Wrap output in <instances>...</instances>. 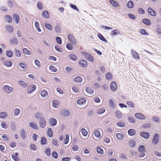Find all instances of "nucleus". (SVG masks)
I'll use <instances>...</instances> for the list:
<instances>
[{
    "label": "nucleus",
    "instance_id": "nucleus-1",
    "mask_svg": "<svg viewBox=\"0 0 161 161\" xmlns=\"http://www.w3.org/2000/svg\"><path fill=\"white\" fill-rule=\"evenodd\" d=\"M3 89L4 92L8 94L12 93L13 91V88L7 85H4Z\"/></svg>",
    "mask_w": 161,
    "mask_h": 161
},
{
    "label": "nucleus",
    "instance_id": "nucleus-2",
    "mask_svg": "<svg viewBox=\"0 0 161 161\" xmlns=\"http://www.w3.org/2000/svg\"><path fill=\"white\" fill-rule=\"evenodd\" d=\"M82 54L84 56L85 58L88 61L91 62H93L94 61L93 57L90 54L84 52L82 53Z\"/></svg>",
    "mask_w": 161,
    "mask_h": 161
},
{
    "label": "nucleus",
    "instance_id": "nucleus-3",
    "mask_svg": "<svg viewBox=\"0 0 161 161\" xmlns=\"http://www.w3.org/2000/svg\"><path fill=\"white\" fill-rule=\"evenodd\" d=\"M159 136L157 133L155 134L153 136L152 143L153 145H155L158 144L159 142Z\"/></svg>",
    "mask_w": 161,
    "mask_h": 161
},
{
    "label": "nucleus",
    "instance_id": "nucleus-4",
    "mask_svg": "<svg viewBox=\"0 0 161 161\" xmlns=\"http://www.w3.org/2000/svg\"><path fill=\"white\" fill-rule=\"evenodd\" d=\"M36 89V86L35 85L33 84L29 86L27 89V93L30 94L34 92Z\"/></svg>",
    "mask_w": 161,
    "mask_h": 161
},
{
    "label": "nucleus",
    "instance_id": "nucleus-5",
    "mask_svg": "<svg viewBox=\"0 0 161 161\" xmlns=\"http://www.w3.org/2000/svg\"><path fill=\"white\" fill-rule=\"evenodd\" d=\"M27 132L25 130L22 129L20 131V136L23 140H25L27 137Z\"/></svg>",
    "mask_w": 161,
    "mask_h": 161
},
{
    "label": "nucleus",
    "instance_id": "nucleus-6",
    "mask_svg": "<svg viewBox=\"0 0 161 161\" xmlns=\"http://www.w3.org/2000/svg\"><path fill=\"white\" fill-rule=\"evenodd\" d=\"M39 122L40 127L42 128H44L46 124V121L45 118L43 117H41Z\"/></svg>",
    "mask_w": 161,
    "mask_h": 161
},
{
    "label": "nucleus",
    "instance_id": "nucleus-7",
    "mask_svg": "<svg viewBox=\"0 0 161 161\" xmlns=\"http://www.w3.org/2000/svg\"><path fill=\"white\" fill-rule=\"evenodd\" d=\"M68 37V39L70 42L74 45L76 44V40L73 35L70 34H69Z\"/></svg>",
    "mask_w": 161,
    "mask_h": 161
},
{
    "label": "nucleus",
    "instance_id": "nucleus-8",
    "mask_svg": "<svg viewBox=\"0 0 161 161\" xmlns=\"http://www.w3.org/2000/svg\"><path fill=\"white\" fill-rule=\"evenodd\" d=\"M135 117L140 120H144L145 119L144 115L140 113H137L135 114Z\"/></svg>",
    "mask_w": 161,
    "mask_h": 161
},
{
    "label": "nucleus",
    "instance_id": "nucleus-9",
    "mask_svg": "<svg viewBox=\"0 0 161 161\" xmlns=\"http://www.w3.org/2000/svg\"><path fill=\"white\" fill-rule=\"evenodd\" d=\"M49 123L50 126H53L56 125L57 121L55 118H51L49 119Z\"/></svg>",
    "mask_w": 161,
    "mask_h": 161
},
{
    "label": "nucleus",
    "instance_id": "nucleus-10",
    "mask_svg": "<svg viewBox=\"0 0 161 161\" xmlns=\"http://www.w3.org/2000/svg\"><path fill=\"white\" fill-rule=\"evenodd\" d=\"M117 88L116 83L115 81H113L110 85V90L112 91H115Z\"/></svg>",
    "mask_w": 161,
    "mask_h": 161
},
{
    "label": "nucleus",
    "instance_id": "nucleus-11",
    "mask_svg": "<svg viewBox=\"0 0 161 161\" xmlns=\"http://www.w3.org/2000/svg\"><path fill=\"white\" fill-rule=\"evenodd\" d=\"M79 64L81 67L85 68L87 65V63L86 61L84 60H82L79 61Z\"/></svg>",
    "mask_w": 161,
    "mask_h": 161
},
{
    "label": "nucleus",
    "instance_id": "nucleus-12",
    "mask_svg": "<svg viewBox=\"0 0 161 161\" xmlns=\"http://www.w3.org/2000/svg\"><path fill=\"white\" fill-rule=\"evenodd\" d=\"M19 66L22 69V70L25 71L28 68V67L26 63L24 62H21L19 64Z\"/></svg>",
    "mask_w": 161,
    "mask_h": 161
},
{
    "label": "nucleus",
    "instance_id": "nucleus-13",
    "mask_svg": "<svg viewBox=\"0 0 161 161\" xmlns=\"http://www.w3.org/2000/svg\"><path fill=\"white\" fill-rule=\"evenodd\" d=\"M10 44L13 45L14 44L17 45L18 44V41L16 37H14L9 39Z\"/></svg>",
    "mask_w": 161,
    "mask_h": 161
},
{
    "label": "nucleus",
    "instance_id": "nucleus-14",
    "mask_svg": "<svg viewBox=\"0 0 161 161\" xmlns=\"http://www.w3.org/2000/svg\"><path fill=\"white\" fill-rule=\"evenodd\" d=\"M141 136L143 138L147 139L150 136V134L149 133L145 132H142L140 133Z\"/></svg>",
    "mask_w": 161,
    "mask_h": 161
},
{
    "label": "nucleus",
    "instance_id": "nucleus-15",
    "mask_svg": "<svg viewBox=\"0 0 161 161\" xmlns=\"http://www.w3.org/2000/svg\"><path fill=\"white\" fill-rule=\"evenodd\" d=\"M61 114L64 117L68 116L70 114L69 111L66 110H63L60 112Z\"/></svg>",
    "mask_w": 161,
    "mask_h": 161
},
{
    "label": "nucleus",
    "instance_id": "nucleus-16",
    "mask_svg": "<svg viewBox=\"0 0 161 161\" xmlns=\"http://www.w3.org/2000/svg\"><path fill=\"white\" fill-rule=\"evenodd\" d=\"M131 52L133 58L137 59H139V54L136 52L133 49L131 50Z\"/></svg>",
    "mask_w": 161,
    "mask_h": 161
},
{
    "label": "nucleus",
    "instance_id": "nucleus-17",
    "mask_svg": "<svg viewBox=\"0 0 161 161\" xmlns=\"http://www.w3.org/2000/svg\"><path fill=\"white\" fill-rule=\"evenodd\" d=\"M5 28L9 33H11L13 32V27L10 25H7L5 26Z\"/></svg>",
    "mask_w": 161,
    "mask_h": 161
},
{
    "label": "nucleus",
    "instance_id": "nucleus-18",
    "mask_svg": "<svg viewBox=\"0 0 161 161\" xmlns=\"http://www.w3.org/2000/svg\"><path fill=\"white\" fill-rule=\"evenodd\" d=\"M41 96L47 98L48 97V94L47 92L45 90H42L41 92Z\"/></svg>",
    "mask_w": 161,
    "mask_h": 161
},
{
    "label": "nucleus",
    "instance_id": "nucleus-19",
    "mask_svg": "<svg viewBox=\"0 0 161 161\" xmlns=\"http://www.w3.org/2000/svg\"><path fill=\"white\" fill-rule=\"evenodd\" d=\"M68 58L73 61H75L77 59V57L73 53L70 54L68 55Z\"/></svg>",
    "mask_w": 161,
    "mask_h": 161
},
{
    "label": "nucleus",
    "instance_id": "nucleus-20",
    "mask_svg": "<svg viewBox=\"0 0 161 161\" xmlns=\"http://www.w3.org/2000/svg\"><path fill=\"white\" fill-rule=\"evenodd\" d=\"M30 127L32 129L37 130L38 127L36 124L34 122H30L29 123Z\"/></svg>",
    "mask_w": 161,
    "mask_h": 161
},
{
    "label": "nucleus",
    "instance_id": "nucleus-21",
    "mask_svg": "<svg viewBox=\"0 0 161 161\" xmlns=\"http://www.w3.org/2000/svg\"><path fill=\"white\" fill-rule=\"evenodd\" d=\"M109 103L110 107L112 109L116 107V105L112 99H110L109 102Z\"/></svg>",
    "mask_w": 161,
    "mask_h": 161
},
{
    "label": "nucleus",
    "instance_id": "nucleus-22",
    "mask_svg": "<svg viewBox=\"0 0 161 161\" xmlns=\"http://www.w3.org/2000/svg\"><path fill=\"white\" fill-rule=\"evenodd\" d=\"M82 80V78L80 76H77L74 78L73 81L77 83H80Z\"/></svg>",
    "mask_w": 161,
    "mask_h": 161
},
{
    "label": "nucleus",
    "instance_id": "nucleus-23",
    "mask_svg": "<svg viewBox=\"0 0 161 161\" xmlns=\"http://www.w3.org/2000/svg\"><path fill=\"white\" fill-rule=\"evenodd\" d=\"M4 20L9 23H11L12 21V17L9 15H6L3 18Z\"/></svg>",
    "mask_w": 161,
    "mask_h": 161
},
{
    "label": "nucleus",
    "instance_id": "nucleus-24",
    "mask_svg": "<svg viewBox=\"0 0 161 161\" xmlns=\"http://www.w3.org/2000/svg\"><path fill=\"white\" fill-rule=\"evenodd\" d=\"M115 116L118 119H120L122 116V113L119 110H117L115 113Z\"/></svg>",
    "mask_w": 161,
    "mask_h": 161
},
{
    "label": "nucleus",
    "instance_id": "nucleus-25",
    "mask_svg": "<svg viewBox=\"0 0 161 161\" xmlns=\"http://www.w3.org/2000/svg\"><path fill=\"white\" fill-rule=\"evenodd\" d=\"M148 11L149 14L152 16L156 15L155 11L151 8H149L148 9Z\"/></svg>",
    "mask_w": 161,
    "mask_h": 161
},
{
    "label": "nucleus",
    "instance_id": "nucleus-26",
    "mask_svg": "<svg viewBox=\"0 0 161 161\" xmlns=\"http://www.w3.org/2000/svg\"><path fill=\"white\" fill-rule=\"evenodd\" d=\"M86 102V100L84 98H81L78 99L77 101V103L79 104H85Z\"/></svg>",
    "mask_w": 161,
    "mask_h": 161
},
{
    "label": "nucleus",
    "instance_id": "nucleus-27",
    "mask_svg": "<svg viewBox=\"0 0 161 161\" xmlns=\"http://www.w3.org/2000/svg\"><path fill=\"white\" fill-rule=\"evenodd\" d=\"M13 18L14 19L16 23L18 24L19 19V15L16 14H14L13 15Z\"/></svg>",
    "mask_w": 161,
    "mask_h": 161
},
{
    "label": "nucleus",
    "instance_id": "nucleus-28",
    "mask_svg": "<svg viewBox=\"0 0 161 161\" xmlns=\"http://www.w3.org/2000/svg\"><path fill=\"white\" fill-rule=\"evenodd\" d=\"M52 104L54 107L57 108L59 105V101L57 100H54L53 101Z\"/></svg>",
    "mask_w": 161,
    "mask_h": 161
},
{
    "label": "nucleus",
    "instance_id": "nucleus-29",
    "mask_svg": "<svg viewBox=\"0 0 161 161\" xmlns=\"http://www.w3.org/2000/svg\"><path fill=\"white\" fill-rule=\"evenodd\" d=\"M128 143L130 147H134L136 145L135 141L133 140L129 141Z\"/></svg>",
    "mask_w": 161,
    "mask_h": 161
},
{
    "label": "nucleus",
    "instance_id": "nucleus-30",
    "mask_svg": "<svg viewBox=\"0 0 161 161\" xmlns=\"http://www.w3.org/2000/svg\"><path fill=\"white\" fill-rule=\"evenodd\" d=\"M19 84L22 87H26L27 85V83L25 81L22 80L19 81Z\"/></svg>",
    "mask_w": 161,
    "mask_h": 161
},
{
    "label": "nucleus",
    "instance_id": "nucleus-31",
    "mask_svg": "<svg viewBox=\"0 0 161 161\" xmlns=\"http://www.w3.org/2000/svg\"><path fill=\"white\" fill-rule=\"evenodd\" d=\"M86 91L87 92L91 94H93L94 92L93 89L89 87H86Z\"/></svg>",
    "mask_w": 161,
    "mask_h": 161
},
{
    "label": "nucleus",
    "instance_id": "nucleus-32",
    "mask_svg": "<svg viewBox=\"0 0 161 161\" xmlns=\"http://www.w3.org/2000/svg\"><path fill=\"white\" fill-rule=\"evenodd\" d=\"M42 16L46 18H48L49 17V12L47 11H44L42 12Z\"/></svg>",
    "mask_w": 161,
    "mask_h": 161
},
{
    "label": "nucleus",
    "instance_id": "nucleus-33",
    "mask_svg": "<svg viewBox=\"0 0 161 161\" xmlns=\"http://www.w3.org/2000/svg\"><path fill=\"white\" fill-rule=\"evenodd\" d=\"M97 36L101 40L106 43L107 42V40L101 34L98 33L97 34Z\"/></svg>",
    "mask_w": 161,
    "mask_h": 161
},
{
    "label": "nucleus",
    "instance_id": "nucleus-34",
    "mask_svg": "<svg viewBox=\"0 0 161 161\" xmlns=\"http://www.w3.org/2000/svg\"><path fill=\"white\" fill-rule=\"evenodd\" d=\"M128 134L130 136H133L136 134V131L134 129H130L128 130Z\"/></svg>",
    "mask_w": 161,
    "mask_h": 161
},
{
    "label": "nucleus",
    "instance_id": "nucleus-35",
    "mask_svg": "<svg viewBox=\"0 0 161 161\" xmlns=\"http://www.w3.org/2000/svg\"><path fill=\"white\" fill-rule=\"evenodd\" d=\"M44 25L45 27L48 30L50 31H52V30L53 27L51 25L48 24L47 22H45L44 23Z\"/></svg>",
    "mask_w": 161,
    "mask_h": 161
},
{
    "label": "nucleus",
    "instance_id": "nucleus-36",
    "mask_svg": "<svg viewBox=\"0 0 161 161\" xmlns=\"http://www.w3.org/2000/svg\"><path fill=\"white\" fill-rule=\"evenodd\" d=\"M142 22L145 25H150L151 24V22L150 20L147 19H144L142 20Z\"/></svg>",
    "mask_w": 161,
    "mask_h": 161
},
{
    "label": "nucleus",
    "instance_id": "nucleus-37",
    "mask_svg": "<svg viewBox=\"0 0 161 161\" xmlns=\"http://www.w3.org/2000/svg\"><path fill=\"white\" fill-rule=\"evenodd\" d=\"M18 155V154L17 153L12 155V158L15 161H19L20 160L19 158L17 157Z\"/></svg>",
    "mask_w": 161,
    "mask_h": 161
},
{
    "label": "nucleus",
    "instance_id": "nucleus-38",
    "mask_svg": "<svg viewBox=\"0 0 161 161\" xmlns=\"http://www.w3.org/2000/svg\"><path fill=\"white\" fill-rule=\"evenodd\" d=\"M47 134V135L50 137H52L53 136V133L51 128H49L48 129Z\"/></svg>",
    "mask_w": 161,
    "mask_h": 161
},
{
    "label": "nucleus",
    "instance_id": "nucleus-39",
    "mask_svg": "<svg viewBox=\"0 0 161 161\" xmlns=\"http://www.w3.org/2000/svg\"><path fill=\"white\" fill-rule=\"evenodd\" d=\"M7 116V113L6 112H0V118L4 119L6 118Z\"/></svg>",
    "mask_w": 161,
    "mask_h": 161
},
{
    "label": "nucleus",
    "instance_id": "nucleus-40",
    "mask_svg": "<svg viewBox=\"0 0 161 161\" xmlns=\"http://www.w3.org/2000/svg\"><path fill=\"white\" fill-rule=\"evenodd\" d=\"M134 5V3L132 1H129L127 3V7L130 8H133Z\"/></svg>",
    "mask_w": 161,
    "mask_h": 161
},
{
    "label": "nucleus",
    "instance_id": "nucleus-41",
    "mask_svg": "<svg viewBox=\"0 0 161 161\" xmlns=\"http://www.w3.org/2000/svg\"><path fill=\"white\" fill-rule=\"evenodd\" d=\"M120 34V32L118 30H113L111 33V35L113 36V35H119Z\"/></svg>",
    "mask_w": 161,
    "mask_h": 161
},
{
    "label": "nucleus",
    "instance_id": "nucleus-42",
    "mask_svg": "<svg viewBox=\"0 0 161 161\" xmlns=\"http://www.w3.org/2000/svg\"><path fill=\"white\" fill-rule=\"evenodd\" d=\"M14 115L15 116L19 115L20 113V110L18 108H15L14 111Z\"/></svg>",
    "mask_w": 161,
    "mask_h": 161
},
{
    "label": "nucleus",
    "instance_id": "nucleus-43",
    "mask_svg": "<svg viewBox=\"0 0 161 161\" xmlns=\"http://www.w3.org/2000/svg\"><path fill=\"white\" fill-rule=\"evenodd\" d=\"M110 3L114 7H117L119 5L118 2L115 1L111 0L110 1Z\"/></svg>",
    "mask_w": 161,
    "mask_h": 161
},
{
    "label": "nucleus",
    "instance_id": "nucleus-44",
    "mask_svg": "<svg viewBox=\"0 0 161 161\" xmlns=\"http://www.w3.org/2000/svg\"><path fill=\"white\" fill-rule=\"evenodd\" d=\"M139 152H145V147L143 145L140 146L138 148Z\"/></svg>",
    "mask_w": 161,
    "mask_h": 161
},
{
    "label": "nucleus",
    "instance_id": "nucleus-45",
    "mask_svg": "<svg viewBox=\"0 0 161 161\" xmlns=\"http://www.w3.org/2000/svg\"><path fill=\"white\" fill-rule=\"evenodd\" d=\"M3 64L5 65L8 67H9L12 65L13 63L9 61H6L4 62Z\"/></svg>",
    "mask_w": 161,
    "mask_h": 161
},
{
    "label": "nucleus",
    "instance_id": "nucleus-46",
    "mask_svg": "<svg viewBox=\"0 0 161 161\" xmlns=\"http://www.w3.org/2000/svg\"><path fill=\"white\" fill-rule=\"evenodd\" d=\"M127 119L129 122L133 124L135 122V119L133 117L129 116L128 117Z\"/></svg>",
    "mask_w": 161,
    "mask_h": 161
},
{
    "label": "nucleus",
    "instance_id": "nucleus-47",
    "mask_svg": "<svg viewBox=\"0 0 161 161\" xmlns=\"http://www.w3.org/2000/svg\"><path fill=\"white\" fill-rule=\"evenodd\" d=\"M105 109L102 108H99L97 111V113L98 114H101L105 111Z\"/></svg>",
    "mask_w": 161,
    "mask_h": 161
},
{
    "label": "nucleus",
    "instance_id": "nucleus-48",
    "mask_svg": "<svg viewBox=\"0 0 161 161\" xmlns=\"http://www.w3.org/2000/svg\"><path fill=\"white\" fill-rule=\"evenodd\" d=\"M23 53L27 55H30L31 54V52L29 51L26 48H23Z\"/></svg>",
    "mask_w": 161,
    "mask_h": 161
},
{
    "label": "nucleus",
    "instance_id": "nucleus-49",
    "mask_svg": "<svg viewBox=\"0 0 161 161\" xmlns=\"http://www.w3.org/2000/svg\"><path fill=\"white\" fill-rule=\"evenodd\" d=\"M94 135L97 138H99L101 137L100 133L98 130H96L94 132Z\"/></svg>",
    "mask_w": 161,
    "mask_h": 161
},
{
    "label": "nucleus",
    "instance_id": "nucleus-50",
    "mask_svg": "<svg viewBox=\"0 0 161 161\" xmlns=\"http://www.w3.org/2000/svg\"><path fill=\"white\" fill-rule=\"evenodd\" d=\"M123 134L122 133H117L116 134V137L119 139H122L123 137Z\"/></svg>",
    "mask_w": 161,
    "mask_h": 161
},
{
    "label": "nucleus",
    "instance_id": "nucleus-51",
    "mask_svg": "<svg viewBox=\"0 0 161 161\" xmlns=\"http://www.w3.org/2000/svg\"><path fill=\"white\" fill-rule=\"evenodd\" d=\"M6 54L7 56L9 58L12 57L13 54V52L11 51H7Z\"/></svg>",
    "mask_w": 161,
    "mask_h": 161
},
{
    "label": "nucleus",
    "instance_id": "nucleus-52",
    "mask_svg": "<svg viewBox=\"0 0 161 161\" xmlns=\"http://www.w3.org/2000/svg\"><path fill=\"white\" fill-rule=\"evenodd\" d=\"M81 132L84 136H86L88 133L87 131L85 128H82L81 130Z\"/></svg>",
    "mask_w": 161,
    "mask_h": 161
},
{
    "label": "nucleus",
    "instance_id": "nucleus-53",
    "mask_svg": "<svg viewBox=\"0 0 161 161\" xmlns=\"http://www.w3.org/2000/svg\"><path fill=\"white\" fill-rule=\"evenodd\" d=\"M47 141L46 138L44 137H42L41 140V143L42 145H44L46 143Z\"/></svg>",
    "mask_w": 161,
    "mask_h": 161
},
{
    "label": "nucleus",
    "instance_id": "nucleus-54",
    "mask_svg": "<svg viewBox=\"0 0 161 161\" xmlns=\"http://www.w3.org/2000/svg\"><path fill=\"white\" fill-rule=\"evenodd\" d=\"M150 124L149 123H145L143 124L142 126V128L146 129L150 127Z\"/></svg>",
    "mask_w": 161,
    "mask_h": 161
},
{
    "label": "nucleus",
    "instance_id": "nucleus-55",
    "mask_svg": "<svg viewBox=\"0 0 161 161\" xmlns=\"http://www.w3.org/2000/svg\"><path fill=\"white\" fill-rule=\"evenodd\" d=\"M105 77L106 79L108 80H110L112 78V75L110 73H107Z\"/></svg>",
    "mask_w": 161,
    "mask_h": 161
},
{
    "label": "nucleus",
    "instance_id": "nucleus-56",
    "mask_svg": "<svg viewBox=\"0 0 161 161\" xmlns=\"http://www.w3.org/2000/svg\"><path fill=\"white\" fill-rule=\"evenodd\" d=\"M54 29L56 32L57 33H60L61 31V28L58 26H56L54 28Z\"/></svg>",
    "mask_w": 161,
    "mask_h": 161
},
{
    "label": "nucleus",
    "instance_id": "nucleus-57",
    "mask_svg": "<svg viewBox=\"0 0 161 161\" xmlns=\"http://www.w3.org/2000/svg\"><path fill=\"white\" fill-rule=\"evenodd\" d=\"M34 62L35 64L36 65V66L39 67L40 68L41 66V64L39 60L36 59L34 61Z\"/></svg>",
    "mask_w": 161,
    "mask_h": 161
},
{
    "label": "nucleus",
    "instance_id": "nucleus-58",
    "mask_svg": "<svg viewBox=\"0 0 161 161\" xmlns=\"http://www.w3.org/2000/svg\"><path fill=\"white\" fill-rule=\"evenodd\" d=\"M35 25L36 29L37 30L38 32H41V30L39 27V23L37 22L36 21L35 22Z\"/></svg>",
    "mask_w": 161,
    "mask_h": 161
},
{
    "label": "nucleus",
    "instance_id": "nucleus-59",
    "mask_svg": "<svg viewBox=\"0 0 161 161\" xmlns=\"http://www.w3.org/2000/svg\"><path fill=\"white\" fill-rule=\"evenodd\" d=\"M126 103L128 106L131 108H134L135 106L134 103L131 101H127Z\"/></svg>",
    "mask_w": 161,
    "mask_h": 161
},
{
    "label": "nucleus",
    "instance_id": "nucleus-60",
    "mask_svg": "<svg viewBox=\"0 0 161 161\" xmlns=\"http://www.w3.org/2000/svg\"><path fill=\"white\" fill-rule=\"evenodd\" d=\"M1 126L2 127L6 129L8 128V125L5 121H3L1 124Z\"/></svg>",
    "mask_w": 161,
    "mask_h": 161
},
{
    "label": "nucleus",
    "instance_id": "nucleus-61",
    "mask_svg": "<svg viewBox=\"0 0 161 161\" xmlns=\"http://www.w3.org/2000/svg\"><path fill=\"white\" fill-rule=\"evenodd\" d=\"M117 125L120 127H123L125 126V124L124 123L121 122H118L116 123Z\"/></svg>",
    "mask_w": 161,
    "mask_h": 161
},
{
    "label": "nucleus",
    "instance_id": "nucleus-62",
    "mask_svg": "<svg viewBox=\"0 0 161 161\" xmlns=\"http://www.w3.org/2000/svg\"><path fill=\"white\" fill-rule=\"evenodd\" d=\"M42 114L40 112H37L35 115V117L36 119H38L39 118L42 117Z\"/></svg>",
    "mask_w": 161,
    "mask_h": 161
},
{
    "label": "nucleus",
    "instance_id": "nucleus-63",
    "mask_svg": "<svg viewBox=\"0 0 161 161\" xmlns=\"http://www.w3.org/2000/svg\"><path fill=\"white\" fill-rule=\"evenodd\" d=\"M66 47L69 50H72L73 49V47L70 43H68L66 45Z\"/></svg>",
    "mask_w": 161,
    "mask_h": 161
},
{
    "label": "nucleus",
    "instance_id": "nucleus-64",
    "mask_svg": "<svg viewBox=\"0 0 161 161\" xmlns=\"http://www.w3.org/2000/svg\"><path fill=\"white\" fill-rule=\"evenodd\" d=\"M156 27L157 32L159 34H161V27L159 25H157Z\"/></svg>",
    "mask_w": 161,
    "mask_h": 161
}]
</instances>
